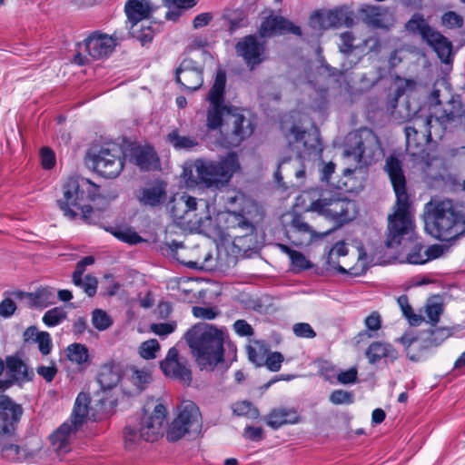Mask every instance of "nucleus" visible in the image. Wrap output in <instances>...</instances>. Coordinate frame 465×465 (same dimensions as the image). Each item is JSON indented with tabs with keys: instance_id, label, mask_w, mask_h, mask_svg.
I'll use <instances>...</instances> for the list:
<instances>
[{
	"instance_id": "obj_1",
	"label": "nucleus",
	"mask_w": 465,
	"mask_h": 465,
	"mask_svg": "<svg viewBox=\"0 0 465 465\" xmlns=\"http://www.w3.org/2000/svg\"><path fill=\"white\" fill-rule=\"evenodd\" d=\"M85 164L97 174H120L127 164H134L142 172L157 170L159 158L152 146L124 143L123 146L112 143L98 153L88 152Z\"/></svg>"
},
{
	"instance_id": "obj_2",
	"label": "nucleus",
	"mask_w": 465,
	"mask_h": 465,
	"mask_svg": "<svg viewBox=\"0 0 465 465\" xmlns=\"http://www.w3.org/2000/svg\"><path fill=\"white\" fill-rule=\"evenodd\" d=\"M63 191L64 196L57 203L64 216L73 220L79 213L82 219L89 224H94L100 220L101 213L87 203L103 195L100 184L84 176H71Z\"/></svg>"
},
{
	"instance_id": "obj_3",
	"label": "nucleus",
	"mask_w": 465,
	"mask_h": 465,
	"mask_svg": "<svg viewBox=\"0 0 465 465\" xmlns=\"http://www.w3.org/2000/svg\"><path fill=\"white\" fill-rule=\"evenodd\" d=\"M185 340L201 370H213L223 361L225 333L223 330L200 322L188 330Z\"/></svg>"
},
{
	"instance_id": "obj_4",
	"label": "nucleus",
	"mask_w": 465,
	"mask_h": 465,
	"mask_svg": "<svg viewBox=\"0 0 465 465\" xmlns=\"http://www.w3.org/2000/svg\"><path fill=\"white\" fill-rule=\"evenodd\" d=\"M424 210L426 224L431 226L430 233L435 238L449 242L465 235L458 203L449 199H431Z\"/></svg>"
},
{
	"instance_id": "obj_5",
	"label": "nucleus",
	"mask_w": 465,
	"mask_h": 465,
	"mask_svg": "<svg viewBox=\"0 0 465 465\" xmlns=\"http://www.w3.org/2000/svg\"><path fill=\"white\" fill-rule=\"evenodd\" d=\"M406 176H390L396 194V211L389 216L388 233L385 244L395 248L405 238L411 240L413 235V222L409 213L410 198L406 188Z\"/></svg>"
},
{
	"instance_id": "obj_6",
	"label": "nucleus",
	"mask_w": 465,
	"mask_h": 465,
	"mask_svg": "<svg viewBox=\"0 0 465 465\" xmlns=\"http://www.w3.org/2000/svg\"><path fill=\"white\" fill-rule=\"evenodd\" d=\"M431 99L435 101L432 119L435 130H444L461 125L465 122V109L459 97L451 94V89L445 80L437 81L431 92Z\"/></svg>"
},
{
	"instance_id": "obj_7",
	"label": "nucleus",
	"mask_w": 465,
	"mask_h": 465,
	"mask_svg": "<svg viewBox=\"0 0 465 465\" xmlns=\"http://www.w3.org/2000/svg\"><path fill=\"white\" fill-rule=\"evenodd\" d=\"M124 10L129 35L136 38L142 45L151 43L156 30L160 27L156 17L153 16L158 7L150 0H128Z\"/></svg>"
},
{
	"instance_id": "obj_8",
	"label": "nucleus",
	"mask_w": 465,
	"mask_h": 465,
	"mask_svg": "<svg viewBox=\"0 0 465 465\" xmlns=\"http://www.w3.org/2000/svg\"><path fill=\"white\" fill-rule=\"evenodd\" d=\"M306 211L317 213L331 222L335 228H341L356 219L359 214V206L353 200L328 192L322 193L317 200H313Z\"/></svg>"
},
{
	"instance_id": "obj_9",
	"label": "nucleus",
	"mask_w": 465,
	"mask_h": 465,
	"mask_svg": "<svg viewBox=\"0 0 465 465\" xmlns=\"http://www.w3.org/2000/svg\"><path fill=\"white\" fill-rule=\"evenodd\" d=\"M227 201L229 203L239 204V208L225 213L226 228L240 230L242 232L241 236L252 234L255 231L254 222L262 216L259 205L242 193L228 197Z\"/></svg>"
},
{
	"instance_id": "obj_10",
	"label": "nucleus",
	"mask_w": 465,
	"mask_h": 465,
	"mask_svg": "<svg viewBox=\"0 0 465 465\" xmlns=\"http://www.w3.org/2000/svg\"><path fill=\"white\" fill-rule=\"evenodd\" d=\"M354 144L351 150H345L343 160L347 166L343 174H351L357 170L358 165L372 163L381 154V144L378 137L371 131L361 135H354Z\"/></svg>"
},
{
	"instance_id": "obj_11",
	"label": "nucleus",
	"mask_w": 465,
	"mask_h": 465,
	"mask_svg": "<svg viewBox=\"0 0 465 465\" xmlns=\"http://www.w3.org/2000/svg\"><path fill=\"white\" fill-rule=\"evenodd\" d=\"M203 427V418L199 407L191 401H183L178 407L177 416L170 424L166 438L175 442L186 435L197 436Z\"/></svg>"
},
{
	"instance_id": "obj_12",
	"label": "nucleus",
	"mask_w": 465,
	"mask_h": 465,
	"mask_svg": "<svg viewBox=\"0 0 465 465\" xmlns=\"http://www.w3.org/2000/svg\"><path fill=\"white\" fill-rule=\"evenodd\" d=\"M124 37L114 32L112 35L101 32H94L83 43L79 44V51L74 56V63L84 65L91 59H103L108 57L114 50L117 41Z\"/></svg>"
},
{
	"instance_id": "obj_13",
	"label": "nucleus",
	"mask_w": 465,
	"mask_h": 465,
	"mask_svg": "<svg viewBox=\"0 0 465 465\" xmlns=\"http://www.w3.org/2000/svg\"><path fill=\"white\" fill-rule=\"evenodd\" d=\"M225 84L226 74L223 70H218L207 96L209 107L206 113V126L209 130L220 128L232 107L224 101Z\"/></svg>"
},
{
	"instance_id": "obj_14",
	"label": "nucleus",
	"mask_w": 465,
	"mask_h": 465,
	"mask_svg": "<svg viewBox=\"0 0 465 465\" xmlns=\"http://www.w3.org/2000/svg\"><path fill=\"white\" fill-rule=\"evenodd\" d=\"M432 131L435 135L441 137L442 131L435 130L431 118H416L414 125L405 127L407 151L413 155L418 153L420 149L421 150L423 145L430 140Z\"/></svg>"
},
{
	"instance_id": "obj_15",
	"label": "nucleus",
	"mask_w": 465,
	"mask_h": 465,
	"mask_svg": "<svg viewBox=\"0 0 465 465\" xmlns=\"http://www.w3.org/2000/svg\"><path fill=\"white\" fill-rule=\"evenodd\" d=\"M291 216L292 219L285 227L286 236L295 246H308L312 242L320 240L329 233L318 232L300 213H292Z\"/></svg>"
},
{
	"instance_id": "obj_16",
	"label": "nucleus",
	"mask_w": 465,
	"mask_h": 465,
	"mask_svg": "<svg viewBox=\"0 0 465 465\" xmlns=\"http://www.w3.org/2000/svg\"><path fill=\"white\" fill-rule=\"evenodd\" d=\"M24 410L7 395L0 396V438H12L15 435L17 425Z\"/></svg>"
},
{
	"instance_id": "obj_17",
	"label": "nucleus",
	"mask_w": 465,
	"mask_h": 465,
	"mask_svg": "<svg viewBox=\"0 0 465 465\" xmlns=\"http://www.w3.org/2000/svg\"><path fill=\"white\" fill-rule=\"evenodd\" d=\"M175 80L189 92L199 90L203 84V65L193 58H184L175 70Z\"/></svg>"
},
{
	"instance_id": "obj_18",
	"label": "nucleus",
	"mask_w": 465,
	"mask_h": 465,
	"mask_svg": "<svg viewBox=\"0 0 465 465\" xmlns=\"http://www.w3.org/2000/svg\"><path fill=\"white\" fill-rule=\"evenodd\" d=\"M229 112L225 124L231 128L232 143L238 145L252 134L254 125L250 115H246L242 109L232 106Z\"/></svg>"
},
{
	"instance_id": "obj_19",
	"label": "nucleus",
	"mask_w": 465,
	"mask_h": 465,
	"mask_svg": "<svg viewBox=\"0 0 465 465\" xmlns=\"http://www.w3.org/2000/svg\"><path fill=\"white\" fill-rule=\"evenodd\" d=\"M167 416V410L162 403L157 404L150 415H143L138 423L143 432V440L153 442L163 432V425Z\"/></svg>"
},
{
	"instance_id": "obj_20",
	"label": "nucleus",
	"mask_w": 465,
	"mask_h": 465,
	"mask_svg": "<svg viewBox=\"0 0 465 465\" xmlns=\"http://www.w3.org/2000/svg\"><path fill=\"white\" fill-rule=\"evenodd\" d=\"M167 186L168 183L160 178L149 180L138 190L137 199L142 205L159 206L167 198Z\"/></svg>"
},
{
	"instance_id": "obj_21",
	"label": "nucleus",
	"mask_w": 465,
	"mask_h": 465,
	"mask_svg": "<svg viewBox=\"0 0 465 465\" xmlns=\"http://www.w3.org/2000/svg\"><path fill=\"white\" fill-rule=\"evenodd\" d=\"M235 51L251 70L263 61L264 45L254 35H247L242 38L236 44Z\"/></svg>"
},
{
	"instance_id": "obj_22",
	"label": "nucleus",
	"mask_w": 465,
	"mask_h": 465,
	"mask_svg": "<svg viewBox=\"0 0 465 465\" xmlns=\"http://www.w3.org/2000/svg\"><path fill=\"white\" fill-rule=\"evenodd\" d=\"M160 368L164 375L179 380L189 384L192 381V372L186 364L179 359V352L176 348L172 347L160 363Z\"/></svg>"
},
{
	"instance_id": "obj_23",
	"label": "nucleus",
	"mask_w": 465,
	"mask_h": 465,
	"mask_svg": "<svg viewBox=\"0 0 465 465\" xmlns=\"http://www.w3.org/2000/svg\"><path fill=\"white\" fill-rule=\"evenodd\" d=\"M265 423L272 430H278L283 426L294 425L302 422V416L298 410L292 407H276L272 409L263 417Z\"/></svg>"
},
{
	"instance_id": "obj_24",
	"label": "nucleus",
	"mask_w": 465,
	"mask_h": 465,
	"mask_svg": "<svg viewBox=\"0 0 465 465\" xmlns=\"http://www.w3.org/2000/svg\"><path fill=\"white\" fill-rule=\"evenodd\" d=\"M6 373L9 379L5 381H11L14 384H22L33 381L34 371L17 355H10L5 358Z\"/></svg>"
},
{
	"instance_id": "obj_25",
	"label": "nucleus",
	"mask_w": 465,
	"mask_h": 465,
	"mask_svg": "<svg viewBox=\"0 0 465 465\" xmlns=\"http://www.w3.org/2000/svg\"><path fill=\"white\" fill-rule=\"evenodd\" d=\"M452 331L449 328H435L430 331V337L425 341L426 344L421 346L418 344L417 340L406 341L405 337L401 338V341L404 344L408 345L407 356L412 361H418L420 360V356L415 353H412V351L416 348L424 347H436L439 346L441 342H443L447 338L451 336Z\"/></svg>"
},
{
	"instance_id": "obj_26",
	"label": "nucleus",
	"mask_w": 465,
	"mask_h": 465,
	"mask_svg": "<svg viewBox=\"0 0 465 465\" xmlns=\"http://www.w3.org/2000/svg\"><path fill=\"white\" fill-rule=\"evenodd\" d=\"M285 33L301 35V29L288 20L277 16L268 17L261 25L260 34L262 37H270Z\"/></svg>"
},
{
	"instance_id": "obj_27",
	"label": "nucleus",
	"mask_w": 465,
	"mask_h": 465,
	"mask_svg": "<svg viewBox=\"0 0 465 465\" xmlns=\"http://www.w3.org/2000/svg\"><path fill=\"white\" fill-rule=\"evenodd\" d=\"M369 363L375 364L381 360L386 362H393L398 359V351L389 342L373 341L365 351Z\"/></svg>"
},
{
	"instance_id": "obj_28",
	"label": "nucleus",
	"mask_w": 465,
	"mask_h": 465,
	"mask_svg": "<svg viewBox=\"0 0 465 465\" xmlns=\"http://www.w3.org/2000/svg\"><path fill=\"white\" fill-rule=\"evenodd\" d=\"M196 198L186 193L174 195L168 203L172 217L175 220H184L190 212L195 211Z\"/></svg>"
},
{
	"instance_id": "obj_29",
	"label": "nucleus",
	"mask_w": 465,
	"mask_h": 465,
	"mask_svg": "<svg viewBox=\"0 0 465 465\" xmlns=\"http://www.w3.org/2000/svg\"><path fill=\"white\" fill-rule=\"evenodd\" d=\"M15 295L23 299H28L30 307H47L55 303V290L52 287H44L36 290L34 292H17Z\"/></svg>"
},
{
	"instance_id": "obj_30",
	"label": "nucleus",
	"mask_w": 465,
	"mask_h": 465,
	"mask_svg": "<svg viewBox=\"0 0 465 465\" xmlns=\"http://www.w3.org/2000/svg\"><path fill=\"white\" fill-rule=\"evenodd\" d=\"M75 430L70 423L64 422L50 436L51 445L59 456L70 450L71 435Z\"/></svg>"
},
{
	"instance_id": "obj_31",
	"label": "nucleus",
	"mask_w": 465,
	"mask_h": 465,
	"mask_svg": "<svg viewBox=\"0 0 465 465\" xmlns=\"http://www.w3.org/2000/svg\"><path fill=\"white\" fill-rule=\"evenodd\" d=\"M364 21L369 25L377 28H386L391 22V15L387 8L379 5H370L361 10Z\"/></svg>"
},
{
	"instance_id": "obj_32",
	"label": "nucleus",
	"mask_w": 465,
	"mask_h": 465,
	"mask_svg": "<svg viewBox=\"0 0 465 465\" xmlns=\"http://www.w3.org/2000/svg\"><path fill=\"white\" fill-rule=\"evenodd\" d=\"M232 176H188V182H193L203 190L211 192L224 191L230 185Z\"/></svg>"
},
{
	"instance_id": "obj_33",
	"label": "nucleus",
	"mask_w": 465,
	"mask_h": 465,
	"mask_svg": "<svg viewBox=\"0 0 465 465\" xmlns=\"http://www.w3.org/2000/svg\"><path fill=\"white\" fill-rule=\"evenodd\" d=\"M120 379L119 369L114 362H107L101 366L97 381L102 390L107 391L113 389L118 384Z\"/></svg>"
},
{
	"instance_id": "obj_34",
	"label": "nucleus",
	"mask_w": 465,
	"mask_h": 465,
	"mask_svg": "<svg viewBox=\"0 0 465 465\" xmlns=\"http://www.w3.org/2000/svg\"><path fill=\"white\" fill-rule=\"evenodd\" d=\"M90 398L85 393H79L71 414V424L74 430L81 427L87 419L89 413Z\"/></svg>"
},
{
	"instance_id": "obj_35",
	"label": "nucleus",
	"mask_w": 465,
	"mask_h": 465,
	"mask_svg": "<svg viewBox=\"0 0 465 465\" xmlns=\"http://www.w3.org/2000/svg\"><path fill=\"white\" fill-rule=\"evenodd\" d=\"M426 42L433 47L441 62L445 64L450 62L452 45L446 37L435 31Z\"/></svg>"
},
{
	"instance_id": "obj_36",
	"label": "nucleus",
	"mask_w": 465,
	"mask_h": 465,
	"mask_svg": "<svg viewBox=\"0 0 465 465\" xmlns=\"http://www.w3.org/2000/svg\"><path fill=\"white\" fill-rule=\"evenodd\" d=\"M65 354L71 362L83 369H85L90 364L89 350L84 344L74 342L68 345L65 350Z\"/></svg>"
},
{
	"instance_id": "obj_37",
	"label": "nucleus",
	"mask_w": 465,
	"mask_h": 465,
	"mask_svg": "<svg viewBox=\"0 0 465 465\" xmlns=\"http://www.w3.org/2000/svg\"><path fill=\"white\" fill-rule=\"evenodd\" d=\"M215 173L216 165L213 162L196 159L183 163L182 174H215Z\"/></svg>"
},
{
	"instance_id": "obj_38",
	"label": "nucleus",
	"mask_w": 465,
	"mask_h": 465,
	"mask_svg": "<svg viewBox=\"0 0 465 465\" xmlns=\"http://www.w3.org/2000/svg\"><path fill=\"white\" fill-rule=\"evenodd\" d=\"M1 457L9 461H23L28 457H32L33 453L26 449L16 444H0Z\"/></svg>"
},
{
	"instance_id": "obj_39",
	"label": "nucleus",
	"mask_w": 465,
	"mask_h": 465,
	"mask_svg": "<svg viewBox=\"0 0 465 465\" xmlns=\"http://www.w3.org/2000/svg\"><path fill=\"white\" fill-rule=\"evenodd\" d=\"M406 28L412 33H418L425 41H427L430 38V35L435 32V30L425 21L423 16L419 14H415L411 18V20L406 24Z\"/></svg>"
},
{
	"instance_id": "obj_40",
	"label": "nucleus",
	"mask_w": 465,
	"mask_h": 465,
	"mask_svg": "<svg viewBox=\"0 0 465 465\" xmlns=\"http://www.w3.org/2000/svg\"><path fill=\"white\" fill-rule=\"evenodd\" d=\"M321 25L323 28L337 27L343 24L349 25L351 19L341 10L329 11L320 17Z\"/></svg>"
},
{
	"instance_id": "obj_41",
	"label": "nucleus",
	"mask_w": 465,
	"mask_h": 465,
	"mask_svg": "<svg viewBox=\"0 0 465 465\" xmlns=\"http://www.w3.org/2000/svg\"><path fill=\"white\" fill-rule=\"evenodd\" d=\"M167 141L177 150H190L198 145L195 137L182 135L177 130L168 134Z\"/></svg>"
},
{
	"instance_id": "obj_42",
	"label": "nucleus",
	"mask_w": 465,
	"mask_h": 465,
	"mask_svg": "<svg viewBox=\"0 0 465 465\" xmlns=\"http://www.w3.org/2000/svg\"><path fill=\"white\" fill-rule=\"evenodd\" d=\"M282 173H290L292 174H304L305 170L303 168L301 158L289 157L282 159L278 163L277 171L275 172L274 174H282Z\"/></svg>"
},
{
	"instance_id": "obj_43",
	"label": "nucleus",
	"mask_w": 465,
	"mask_h": 465,
	"mask_svg": "<svg viewBox=\"0 0 465 465\" xmlns=\"http://www.w3.org/2000/svg\"><path fill=\"white\" fill-rule=\"evenodd\" d=\"M405 154L401 152H393L385 159L384 171L388 174H403Z\"/></svg>"
},
{
	"instance_id": "obj_44",
	"label": "nucleus",
	"mask_w": 465,
	"mask_h": 465,
	"mask_svg": "<svg viewBox=\"0 0 465 465\" xmlns=\"http://www.w3.org/2000/svg\"><path fill=\"white\" fill-rule=\"evenodd\" d=\"M124 446L132 450L135 448L141 440H143V432L139 424H127L124 430Z\"/></svg>"
},
{
	"instance_id": "obj_45",
	"label": "nucleus",
	"mask_w": 465,
	"mask_h": 465,
	"mask_svg": "<svg viewBox=\"0 0 465 465\" xmlns=\"http://www.w3.org/2000/svg\"><path fill=\"white\" fill-rule=\"evenodd\" d=\"M364 323L366 331L359 333V341H363L364 338L371 339L375 337L374 332L381 327V315L377 312H373L365 319Z\"/></svg>"
},
{
	"instance_id": "obj_46",
	"label": "nucleus",
	"mask_w": 465,
	"mask_h": 465,
	"mask_svg": "<svg viewBox=\"0 0 465 465\" xmlns=\"http://www.w3.org/2000/svg\"><path fill=\"white\" fill-rule=\"evenodd\" d=\"M397 302H398L403 315L408 320V322H410L411 325L419 326L422 322L423 317L421 315H419V314H416L413 312V310L409 303V299H408L407 295H405V294L401 295L397 299Z\"/></svg>"
},
{
	"instance_id": "obj_47",
	"label": "nucleus",
	"mask_w": 465,
	"mask_h": 465,
	"mask_svg": "<svg viewBox=\"0 0 465 465\" xmlns=\"http://www.w3.org/2000/svg\"><path fill=\"white\" fill-rule=\"evenodd\" d=\"M335 176H322V182L331 183L334 181L332 178ZM340 179L336 182L337 189L346 192V193H353L357 192V187L355 186L358 176H339Z\"/></svg>"
},
{
	"instance_id": "obj_48",
	"label": "nucleus",
	"mask_w": 465,
	"mask_h": 465,
	"mask_svg": "<svg viewBox=\"0 0 465 465\" xmlns=\"http://www.w3.org/2000/svg\"><path fill=\"white\" fill-rule=\"evenodd\" d=\"M110 232L118 240L129 244H137L143 242V239L131 228H114Z\"/></svg>"
},
{
	"instance_id": "obj_49",
	"label": "nucleus",
	"mask_w": 465,
	"mask_h": 465,
	"mask_svg": "<svg viewBox=\"0 0 465 465\" xmlns=\"http://www.w3.org/2000/svg\"><path fill=\"white\" fill-rule=\"evenodd\" d=\"M114 323L112 317L102 309H95L92 312V324L98 331H105Z\"/></svg>"
},
{
	"instance_id": "obj_50",
	"label": "nucleus",
	"mask_w": 465,
	"mask_h": 465,
	"mask_svg": "<svg viewBox=\"0 0 465 465\" xmlns=\"http://www.w3.org/2000/svg\"><path fill=\"white\" fill-rule=\"evenodd\" d=\"M66 318V312L60 307L48 310L43 316L44 323L48 327L60 324Z\"/></svg>"
},
{
	"instance_id": "obj_51",
	"label": "nucleus",
	"mask_w": 465,
	"mask_h": 465,
	"mask_svg": "<svg viewBox=\"0 0 465 465\" xmlns=\"http://www.w3.org/2000/svg\"><path fill=\"white\" fill-rule=\"evenodd\" d=\"M232 411L237 416H246L250 419H257L260 414L258 409L247 401L235 403Z\"/></svg>"
},
{
	"instance_id": "obj_52",
	"label": "nucleus",
	"mask_w": 465,
	"mask_h": 465,
	"mask_svg": "<svg viewBox=\"0 0 465 465\" xmlns=\"http://www.w3.org/2000/svg\"><path fill=\"white\" fill-rule=\"evenodd\" d=\"M160 350V344L157 340L151 339L143 341L140 348L139 353L142 358L146 360L154 359L156 357V352Z\"/></svg>"
},
{
	"instance_id": "obj_53",
	"label": "nucleus",
	"mask_w": 465,
	"mask_h": 465,
	"mask_svg": "<svg viewBox=\"0 0 465 465\" xmlns=\"http://www.w3.org/2000/svg\"><path fill=\"white\" fill-rule=\"evenodd\" d=\"M423 246L416 242L411 248V252L406 256V261L411 264H424L427 262L425 260L426 254L425 251L422 252Z\"/></svg>"
},
{
	"instance_id": "obj_54",
	"label": "nucleus",
	"mask_w": 465,
	"mask_h": 465,
	"mask_svg": "<svg viewBox=\"0 0 465 465\" xmlns=\"http://www.w3.org/2000/svg\"><path fill=\"white\" fill-rule=\"evenodd\" d=\"M330 401L335 405L351 404L354 401V395L351 391L335 390L330 395Z\"/></svg>"
},
{
	"instance_id": "obj_55",
	"label": "nucleus",
	"mask_w": 465,
	"mask_h": 465,
	"mask_svg": "<svg viewBox=\"0 0 465 465\" xmlns=\"http://www.w3.org/2000/svg\"><path fill=\"white\" fill-rule=\"evenodd\" d=\"M240 164L235 154H228L221 163V174H233L239 171Z\"/></svg>"
},
{
	"instance_id": "obj_56",
	"label": "nucleus",
	"mask_w": 465,
	"mask_h": 465,
	"mask_svg": "<svg viewBox=\"0 0 465 465\" xmlns=\"http://www.w3.org/2000/svg\"><path fill=\"white\" fill-rule=\"evenodd\" d=\"M152 378L150 373L145 370H134L131 381L132 383L137 387L141 391L144 389L145 385L151 381Z\"/></svg>"
},
{
	"instance_id": "obj_57",
	"label": "nucleus",
	"mask_w": 465,
	"mask_h": 465,
	"mask_svg": "<svg viewBox=\"0 0 465 465\" xmlns=\"http://www.w3.org/2000/svg\"><path fill=\"white\" fill-rule=\"evenodd\" d=\"M192 312L195 318L203 320H213L220 315V311L215 307L194 306Z\"/></svg>"
},
{
	"instance_id": "obj_58",
	"label": "nucleus",
	"mask_w": 465,
	"mask_h": 465,
	"mask_svg": "<svg viewBox=\"0 0 465 465\" xmlns=\"http://www.w3.org/2000/svg\"><path fill=\"white\" fill-rule=\"evenodd\" d=\"M40 162L45 170H51L56 163L54 152L47 146L42 147L40 150Z\"/></svg>"
},
{
	"instance_id": "obj_59",
	"label": "nucleus",
	"mask_w": 465,
	"mask_h": 465,
	"mask_svg": "<svg viewBox=\"0 0 465 465\" xmlns=\"http://www.w3.org/2000/svg\"><path fill=\"white\" fill-rule=\"evenodd\" d=\"M284 358L279 351L270 352L267 357H264L263 365L271 371H278L282 367Z\"/></svg>"
},
{
	"instance_id": "obj_60",
	"label": "nucleus",
	"mask_w": 465,
	"mask_h": 465,
	"mask_svg": "<svg viewBox=\"0 0 465 465\" xmlns=\"http://www.w3.org/2000/svg\"><path fill=\"white\" fill-rule=\"evenodd\" d=\"M441 21L443 25L450 29L460 28L463 25V17L453 11L445 13Z\"/></svg>"
},
{
	"instance_id": "obj_61",
	"label": "nucleus",
	"mask_w": 465,
	"mask_h": 465,
	"mask_svg": "<svg viewBox=\"0 0 465 465\" xmlns=\"http://www.w3.org/2000/svg\"><path fill=\"white\" fill-rule=\"evenodd\" d=\"M293 333L300 338L312 339L316 336V332L312 327L307 322L295 323L292 326Z\"/></svg>"
},
{
	"instance_id": "obj_62",
	"label": "nucleus",
	"mask_w": 465,
	"mask_h": 465,
	"mask_svg": "<svg viewBox=\"0 0 465 465\" xmlns=\"http://www.w3.org/2000/svg\"><path fill=\"white\" fill-rule=\"evenodd\" d=\"M97 284L98 282L95 277L86 275L84 280L83 278L81 279V283L75 285L83 288L89 297H93L96 293Z\"/></svg>"
},
{
	"instance_id": "obj_63",
	"label": "nucleus",
	"mask_w": 465,
	"mask_h": 465,
	"mask_svg": "<svg viewBox=\"0 0 465 465\" xmlns=\"http://www.w3.org/2000/svg\"><path fill=\"white\" fill-rule=\"evenodd\" d=\"M36 342L38 344V349L43 355H47L51 352L52 350V340L51 336L46 331H41L40 335L37 336Z\"/></svg>"
},
{
	"instance_id": "obj_64",
	"label": "nucleus",
	"mask_w": 465,
	"mask_h": 465,
	"mask_svg": "<svg viewBox=\"0 0 465 465\" xmlns=\"http://www.w3.org/2000/svg\"><path fill=\"white\" fill-rule=\"evenodd\" d=\"M306 136H310L305 131H302L300 128L294 126L291 129L289 142L292 143H302L305 148L312 147V144H308V141L305 139Z\"/></svg>"
}]
</instances>
